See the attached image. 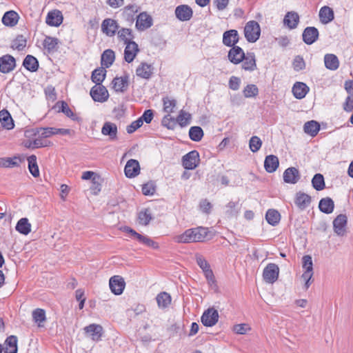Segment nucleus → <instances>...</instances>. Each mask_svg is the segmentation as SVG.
<instances>
[{
  "instance_id": "1",
  "label": "nucleus",
  "mask_w": 353,
  "mask_h": 353,
  "mask_svg": "<svg viewBox=\"0 0 353 353\" xmlns=\"http://www.w3.org/2000/svg\"><path fill=\"white\" fill-rule=\"evenodd\" d=\"M208 233V228L197 227L186 230L183 234L174 237V241L178 243H190L202 242Z\"/></svg>"
},
{
  "instance_id": "2",
  "label": "nucleus",
  "mask_w": 353,
  "mask_h": 353,
  "mask_svg": "<svg viewBox=\"0 0 353 353\" xmlns=\"http://www.w3.org/2000/svg\"><path fill=\"white\" fill-rule=\"evenodd\" d=\"M196 261L197 265L203 270L209 285L211 287L213 285L216 286V281L213 272L205 259L202 255L197 254H196Z\"/></svg>"
},
{
  "instance_id": "3",
  "label": "nucleus",
  "mask_w": 353,
  "mask_h": 353,
  "mask_svg": "<svg viewBox=\"0 0 353 353\" xmlns=\"http://www.w3.org/2000/svg\"><path fill=\"white\" fill-rule=\"evenodd\" d=\"M244 34L247 41L251 43L256 42L261 34L259 24L255 21H248L244 28Z\"/></svg>"
},
{
  "instance_id": "4",
  "label": "nucleus",
  "mask_w": 353,
  "mask_h": 353,
  "mask_svg": "<svg viewBox=\"0 0 353 353\" xmlns=\"http://www.w3.org/2000/svg\"><path fill=\"white\" fill-rule=\"evenodd\" d=\"M199 154L196 150H192L182 158V164L185 169L194 170L199 164Z\"/></svg>"
},
{
  "instance_id": "5",
  "label": "nucleus",
  "mask_w": 353,
  "mask_h": 353,
  "mask_svg": "<svg viewBox=\"0 0 353 353\" xmlns=\"http://www.w3.org/2000/svg\"><path fill=\"white\" fill-rule=\"evenodd\" d=\"M279 268L275 263H269L263 270V277L265 282L274 283L279 278Z\"/></svg>"
},
{
  "instance_id": "6",
  "label": "nucleus",
  "mask_w": 353,
  "mask_h": 353,
  "mask_svg": "<svg viewBox=\"0 0 353 353\" xmlns=\"http://www.w3.org/2000/svg\"><path fill=\"white\" fill-rule=\"evenodd\" d=\"M219 313L213 307L208 308L201 316V323L207 327L214 325L219 320Z\"/></svg>"
},
{
  "instance_id": "7",
  "label": "nucleus",
  "mask_w": 353,
  "mask_h": 353,
  "mask_svg": "<svg viewBox=\"0 0 353 353\" xmlns=\"http://www.w3.org/2000/svg\"><path fill=\"white\" fill-rule=\"evenodd\" d=\"M90 95L94 101L105 102L108 99L109 94L103 85H94L90 90Z\"/></svg>"
},
{
  "instance_id": "8",
  "label": "nucleus",
  "mask_w": 353,
  "mask_h": 353,
  "mask_svg": "<svg viewBox=\"0 0 353 353\" xmlns=\"http://www.w3.org/2000/svg\"><path fill=\"white\" fill-rule=\"evenodd\" d=\"M152 24L153 19L146 12H141L137 17L136 28L139 31H143L150 28Z\"/></svg>"
},
{
  "instance_id": "9",
  "label": "nucleus",
  "mask_w": 353,
  "mask_h": 353,
  "mask_svg": "<svg viewBox=\"0 0 353 353\" xmlns=\"http://www.w3.org/2000/svg\"><path fill=\"white\" fill-rule=\"evenodd\" d=\"M110 288L112 293L116 295L122 294L125 283L123 277L119 275L113 276L109 281Z\"/></svg>"
},
{
  "instance_id": "10",
  "label": "nucleus",
  "mask_w": 353,
  "mask_h": 353,
  "mask_svg": "<svg viewBox=\"0 0 353 353\" xmlns=\"http://www.w3.org/2000/svg\"><path fill=\"white\" fill-rule=\"evenodd\" d=\"M283 178L285 183L295 184L301 179L300 172L295 167L288 168L284 171Z\"/></svg>"
},
{
  "instance_id": "11",
  "label": "nucleus",
  "mask_w": 353,
  "mask_h": 353,
  "mask_svg": "<svg viewBox=\"0 0 353 353\" xmlns=\"http://www.w3.org/2000/svg\"><path fill=\"white\" fill-rule=\"evenodd\" d=\"M347 221V218L345 214H339L334 219V231L338 236H342L345 234Z\"/></svg>"
},
{
  "instance_id": "12",
  "label": "nucleus",
  "mask_w": 353,
  "mask_h": 353,
  "mask_svg": "<svg viewBox=\"0 0 353 353\" xmlns=\"http://www.w3.org/2000/svg\"><path fill=\"white\" fill-rule=\"evenodd\" d=\"M15 65V59L12 56L6 54L0 58V71L1 72L8 73L14 70Z\"/></svg>"
},
{
  "instance_id": "13",
  "label": "nucleus",
  "mask_w": 353,
  "mask_h": 353,
  "mask_svg": "<svg viewBox=\"0 0 353 353\" xmlns=\"http://www.w3.org/2000/svg\"><path fill=\"white\" fill-rule=\"evenodd\" d=\"M193 14L192 8L188 5H180L175 9L176 18L181 21H189Z\"/></svg>"
},
{
  "instance_id": "14",
  "label": "nucleus",
  "mask_w": 353,
  "mask_h": 353,
  "mask_svg": "<svg viewBox=\"0 0 353 353\" xmlns=\"http://www.w3.org/2000/svg\"><path fill=\"white\" fill-rule=\"evenodd\" d=\"M245 54L241 48L237 46H233L229 50L228 57L231 63L239 64L243 61Z\"/></svg>"
},
{
  "instance_id": "15",
  "label": "nucleus",
  "mask_w": 353,
  "mask_h": 353,
  "mask_svg": "<svg viewBox=\"0 0 353 353\" xmlns=\"http://www.w3.org/2000/svg\"><path fill=\"white\" fill-rule=\"evenodd\" d=\"M119 28L117 21L112 19H104L101 24V29L107 36L112 37Z\"/></svg>"
},
{
  "instance_id": "16",
  "label": "nucleus",
  "mask_w": 353,
  "mask_h": 353,
  "mask_svg": "<svg viewBox=\"0 0 353 353\" xmlns=\"http://www.w3.org/2000/svg\"><path fill=\"white\" fill-rule=\"evenodd\" d=\"M124 172L128 178H132L137 176L140 172L139 161L135 159H130L128 161L125 166Z\"/></svg>"
},
{
  "instance_id": "17",
  "label": "nucleus",
  "mask_w": 353,
  "mask_h": 353,
  "mask_svg": "<svg viewBox=\"0 0 353 353\" xmlns=\"http://www.w3.org/2000/svg\"><path fill=\"white\" fill-rule=\"evenodd\" d=\"M302 37L306 44L311 45L318 39L319 30L314 27H307L303 30Z\"/></svg>"
},
{
  "instance_id": "18",
  "label": "nucleus",
  "mask_w": 353,
  "mask_h": 353,
  "mask_svg": "<svg viewBox=\"0 0 353 353\" xmlns=\"http://www.w3.org/2000/svg\"><path fill=\"white\" fill-rule=\"evenodd\" d=\"M239 39V35L236 30L225 31L223 34V43L228 47L235 46Z\"/></svg>"
},
{
  "instance_id": "19",
  "label": "nucleus",
  "mask_w": 353,
  "mask_h": 353,
  "mask_svg": "<svg viewBox=\"0 0 353 353\" xmlns=\"http://www.w3.org/2000/svg\"><path fill=\"white\" fill-rule=\"evenodd\" d=\"M101 133L105 136H108L110 140L115 141L117 140V126L115 123L107 121L104 123L102 128Z\"/></svg>"
},
{
  "instance_id": "20",
  "label": "nucleus",
  "mask_w": 353,
  "mask_h": 353,
  "mask_svg": "<svg viewBox=\"0 0 353 353\" xmlns=\"http://www.w3.org/2000/svg\"><path fill=\"white\" fill-rule=\"evenodd\" d=\"M85 333L91 337L93 341L100 340L103 334V327L100 325L90 324L85 328Z\"/></svg>"
},
{
  "instance_id": "21",
  "label": "nucleus",
  "mask_w": 353,
  "mask_h": 353,
  "mask_svg": "<svg viewBox=\"0 0 353 353\" xmlns=\"http://www.w3.org/2000/svg\"><path fill=\"white\" fill-rule=\"evenodd\" d=\"M129 77L124 76L121 77H115L112 82V88L117 92H124L128 87Z\"/></svg>"
},
{
  "instance_id": "22",
  "label": "nucleus",
  "mask_w": 353,
  "mask_h": 353,
  "mask_svg": "<svg viewBox=\"0 0 353 353\" xmlns=\"http://www.w3.org/2000/svg\"><path fill=\"white\" fill-rule=\"evenodd\" d=\"M63 21V15L59 10H54L49 12L46 22L48 25L51 26H59Z\"/></svg>"
},
{
  "instance_id": "23",
  "label": "nucleus",
  "mask_w": 353,
  "mask_h": 353,
  "mask_svg": "<svg viewBox=\"0 0 353 353\" xmlns=\"http://www.w3.org/2000/svg\"><path fill=\"white\" fill-rule=\"evenodd\" d=\"M138 45L135 42H131L126 44L124 50V59L128 63H131L135 58L139 52Z\"/></svg>"
},
{
  "instance_id": "24",
  "label": "nucleus",
  "mask_w": 353,
  "mask_h": 353,
  "mask_svg": "<svg viewBox=\"0 0 353 353\" xmlns=\"http://www.w3.org/2000/svg\"><path fill=\"white\" fill-rule=\"evenodd\" d=\"M241 62L242 68L245 70L254 71L256 69L255 56L253 52H247Z\"/></svg>"
},
{
  "instance_id": "25",
  "label": "nucleus",
  "mask_w": 353,
  "mask_h": 353,
  "mask_svg": "<svg viewBox=\"0 0 353 353\" xmlns=\"http://www.w3.org/2000/svg\"><path fill=\"white\" fill-rule=\"evenodd\" d=\"M309 92V87L303 82H296L292 87V93L295 98L301 99Z\"/></svg>"
},
{
  "instance_id": "26",
  "label": "nucleus",
  "mask_w": 353,
  "mask_h": 353,
  "mask_svg": "<svg viewBox=\"0 0 353 353\" xmlns=\"http://www.w3.org/2000/svg\"><path fill=\"white\" fill-rule=\"evenodd\" d=\"M279 165V161L276 156L270 154L265 157L264 161V168L269 173H272L276 170Z\"/></svg>"
},
{
  "instance_id": "27",
  "label": "nucleus",
  "mask_w": 353,
  "mask_h": 353,
  "mask_svg": "<svg viewBox=\"0 0 353 353\" xmlns=\"http://www.w3.org/2000/svg\"><path fill=\"white\" fill-rule=\"evenodd\" d=\"M311 200L310 196L299 192L296 194L294 203L299 209L304 210L310 204Z\"/></svg>"
},
{
  "instance_id": "28",
  "label": "nucleus",
  "mask_w": 353,
  "mask_h": 353,
  "mask_svg": "<svg viewBox=\"0 0 353 353\" xmlns=\"http://www.w3.org/2000/svg\"><path fill=\"white\" fill-rule=\"evenodd\" d=\"M153 68L147 63H141L136 70V74L142 78L148 79L151 77L153 72Z\"/></svg>"
},
{
  "instance_id": "29",
  "label": "nucleus",
  "mask_w": 353,
  "mask_h": 353,
  "mask_svg": "<svg viewBox=\"0 0 353 353\" xmlns=\"http://www.w3.org/2000/svg\"><path fill=\"white\" fill-rule=\"evenodd\" d=\"M4 353H17V338L16 336L11 335L5 341L4 347H3Z\"/></svg>"
},
{
  "instance_id": "30",
  "label": "nucleus",
  "mask_w": 353,
  "mask_h": 353,
  "mask_svg": "<svg viewBox=\"0 0 353 353\" xmlns=\"http://www.w3.org/2000/svg\"><path fill=\"white\" fill-rule=\"evenodd\" d=\"M299 21V16L295 12H289L284 17L283 23L290 29L296 28Z\"/></svg>"
},
{
  "instance_id": "31",
  "label": "nucleus",
  "mask_w": 353,
  "mask_h": 353,
  "mask_svg": "<svg viewBox=\"0 0 353 353\" xmlns=\"http://www.w3.org/2000/svg\"><path fill=\"white\" fill-rule=\"evenodd\" d=\"M324 63L326 68L330 70H336L339 67L338 57L333 54H327L324 57Z\"/></svg>"
},
{
  "instance_id": "32",
  "label": "nucleus",
  "mask_w": 353,
  "mask_h": 353,
  "mask_svg": "<svg viewBox=\"0 0 353 353\" xmlns=\"http://www.w3.org/2000/svg\"><path fill=\"white\" fill-rule=\"evenodd\" d=\"M319 18L321 23L326 24L334 19L333 10L328 6H323L319 11Z\"/></svg>"
},
{
  "instance_id": "33",
  "label": "nucleus",
  "mask_w": 353,
  "mask_h": 353,
  "mask_svg": "<svg viewBox=\"0 0 353 353\" xmlns=\"http://www.w3.org/2000/svg\"><path fill=\"white\" fill-rule=\"evenodd\" d=\"M319 208L322 212L330 214L334 210V203L331 198H323L320 200Z\"/></svg>"
},
{
  "instance_id": "34",
  "label": "nucleus",
  "mask_w": 353,
  "mask_h": 353,
  "mask_svg": "<svg viewBox=\"0 0 353 353\" xmlns=\"http://www.w3.org/2000/svg\"><path fill=\"white\" fill-rule=\"evenodd\" d=\"M18 19V14L16 12L11 10L6 12L4 14L2 18V22L4 25L12 27L17 23Z\"/></svg>"
},
{
  "instance_id": "35",
  "label": "nucleus",
  "mask_w": 353,
  "mask_h": 353,
  "mask_svg": "<svg viewBox=\"0 0 353 353\" xmlns=\"http://www.w3.org/2000/svg\"><path fill=\"white\" fill-rule=\"evenodd\" d=\"M0 121L3 128L11 130L14 127L10 114L6 110L0 111Z\"/></svg>"
},
{
  "instance_id": "36",
  "label": "nucleus",
  "mask_w": 353,
  "mask_h": 353,
  "mask_svg": "<svg viewBox=\"0 0 353 353\" xmlns=\"http://www.w3.org/2000/svg\"><path fill=\"white\" fill-rule=\"evenodd\" d=\"M23 65L30 72H36L39 68V62L32 55H27L23 60Z\"/></svg>"
},
{
  "instance_id": "37",
  "label": "nucleus",
  "mask_w": 353,
  "mask_h": 353,
  "mask_svg": "<svg viewBox=\"0 0 353 353\" xmlns=\"http://www.w3.org/2000/svg\"><path fill=\"white\" fill-rule=\"evenodd\" d=\"M304 132L312 137H315L320 130V125L315 121L306 122L303 126Z\"/></svg>"
},
{
  "instance_id": "38",
  "label": "nucleus",
  "mask_w": 353,
  "mask_h": 353,
  "mask_svg": "<svg viewBox=\"0 0 353 353\" xmlns=\"http://www.w3.org/2000/svg\"><path fill=\"white\" fill-rule=\"evenodd\" d=\"M15 228L19 233L27 235L31 231V224L27 218H21L17 222Z\"/></svg>"
},
{
  "instance_id": "39",
  "label": "nucleus",
  "mask_w": 353,
  "mask_h": 353,
  "mask_svg": "<svg viewBox=\"0 0 353 353\" xmlns=\"http://www.w3.org/2000/svg\"><path fill=\"white\" fill-rule=\"evenodd\" d=\"M114 52L112 50H105L101 55V65L105 68L111 66L114 61Z\"/></svg>"
},
{
  "instance_id": "40",
  "label": "nucleus",
  "mask_w": 353,
  "mask_h": 353,
  "mask_svg": "<svg viewBox=\"0 0 353 353\" xmlns=\"http://www.w3.org/2000/svg\"><path fill=\"white\" fill-rule=\"evenodd\" d=\"M140 8L137 4H130L124 7L123 10V15L128 20L132 21L134 19V16L139 10Z\"/></svg>"
},
{
  "instance_id": "41",
  "label": "nucleus",
  "mask_w": 353,
  "mask_h": 353,
  "mask_svg": "<svg viewBox=\"0 0 353 353\" xmlns=\"http://www.w3.org/2000/svg\"><path fill=\"white\" fill-rule=\"evenodd\" d=\"M106 70L103 68H99L95 69L91 76L92 81L95 83L96 85H101V83L103 81L105 77Z\"/></svg>"
},
{
  "instance_id": "42",
  "label": "nucleus",
  "mask_w": 353,
  "mask_h": 353,
  "mask_svg": "<svg viewBox=\"0 0 353 353\" xmlns=\"http://www.w3.org/2000/svg\"><path fill=\"white\" fill-rule=\"evenodd\" d=\"M32 319L38 324L39 327H43V323L46 321V312L41 308H37L32 311Z\"/></svg>"
},
{
  "instance_id": "43",
  "label": "nucleus",
  "mask_w": 353,
  "mask_h": 353,
  "mask_svg": "<svg viewBox=\"0 0 353 353\" xmlns=\"http://www.w3.org/2000/svg\"><path fill=\"white\" fill-rule=\"evenodd\" d=\"M119 39L123 41L125 44L133 42L132 40L134 38L132 32L129 28H121L117 32Z\"/></svg>"
},
{
  "instance_id": "44",
  "label": "nucleus",
  "mask_w": 353,
  "mask_h": 353,
  "mask_svg": "<svg viewBox=\"0 0 353 353\" xmlns=\"http://www.w3.org/2000/svg\"><path fill=\"white\" fill-rule=\"evenodd\" d=\"M265 219L269 224L276 225L280 221L281 215L277 210L270 209L267 211Z\"/></svg>"
},
{
  "instance_id": "45",
  "label": "nucleus",
  "mask_w": 353,
  "mask_h": 353,
  "mask_svg": "<svg viewBox=\"0 0 353 353\" xmlns=\"http://www.w3.org/2000/svg\"><path fill=\"white\" fill-rule=\"evenodd\" d=\"M159 307H167L171 303V296L167 292H161L156 298Z\"/></svg>"
},
{
  "instance_id": "46",
  "label": "nucleus",
  "mask_w": 353,
  "mask_h": 353,
  "mask_svg": "<svg viewBox=\"0 0 353 353\" xmlns=\"http://www.w3.org/2000/svg\"><path fill=\"white\" fill-rule=\"evenodd\" d=\"M28 169L33 176H39V170L37 163V157L35 155H31L28 158Z\"/></svg>"
},
{
  "instance_id": "47",
  "label": "nucleus",
  "mask_w": 353,
  "mask_h": 353,
  "mask_svg": "<svg viewBox=\"0 0 353 353\" xmlns=\"http://www.w3.org/2000/svg\"><path fill=\"white\" fill-rule=\"evenodd\" d=\"M189 137L194 141H199L203 137V131L199 126L191 127L189 130Z\"/></svg>"
},
{
  "instance_id": "48",
  "label": "nucleus",
  "mask_w": 353,
  "mask_h": 353,
  "mask_svg": "<svg viewBox=\"0 0 353 353\" xmlns=\"http://www.w3.org/2000/svg\"><path fill=\"white\" fill-rule=\"evenodd\" d=\"M226 210L225 214L228 217H235L238 215L239 212V203L238 202L230 201L225 206Z\"/></svg>"
},
{
  "instance_id": "49",
  "label": "nucleus",
  "mask_w": 353,
  "mask_h": 353,
  "mask_svg": "<svg viewBox=\"0 0 353 353\" xmlns=\"http://www.w3.org/2000/svg\"><path fill=\"white\" fill-rule=\"evenodd\" d=\"M191 118L190 113L182 110L179 112L176 121L181 127H185L190 123Z\"/></svg>"
},
{
  "instance_id": "50",
  "label": "nucleus",
  "mask_w": 353,
  "mask_h": 353,
  "mask_svg": "<svg viewBox=\"0 0 353 353\" xmlns=\"http://www.w3.org/2000/svg\"><path fill=\"white\" fill-rule=\"evenodd\" d=\"M55 107L57 108H58L59 112H62L67 117L74 120L75 115L73 113V112L72 111V110L69 108V106L66 102H65V101L58 102V103H57Z\"/></svg>"
},
{
  "instance_id": "51",
  "label": "nucleus",
  "mask_w": 353,
  "mask_h": 353,
  "mask_svg": "<svg viewBox=\"0 0 353 353\" xmlns=\"http://www.w3.org/2000/svg\"><path fill=\"white\" fill-rule=\"evenodd\" d=\"M312 184L313 188L318 191L323 190L325 188L323 176L321 174H316L312 180Z\"/></svg>"
},
{
  "instance_id": "52",
  "label": "nucleus",
  "mask_w": 353,
  "mask_h": 353,
  "mask_svg": "<svg viewBox=\"0 0 353 353\" xmlns=\"http://www.w3.org/2000/svg\"><path fill=\"white\" fill-rule=\"evenodd\" d=\"M163 110L170 114V113L172 112L174 108L176 105V101L175 99H171L168 97H165L163 98Z\"/></svg>"
},
{
  "instance_id": "53",
  "label": "nucleus",
  "mask_w": 353,
  "mask_h": 353,
  "mask_svg": "<svg viewBox=\"0 0 353 353\" xmlns=\"http://www.w3.org/2000/svg\"><path fill=\"white\" fill-rule=\"evenodd\" d=\"M26 39L23 35H18L15 39L12 41L11 47L19 51L22 50L26 46Z\"/></svg>"
},
{
  "instance_id": "54",
  "label": "nucleus",
  "mask_w": 353,
  "mask_h": 353,
  "mask_svg": "<svg viewBox=\"0 0 353 353\" xmlns=\"http://www.w3.org/2000/svg\"><path fill=\"white\" fill-rule=\"evenodd\" d=\"M58 44V39L51 37H46L43 41V46L48 51H54Z\"/></svg>"
},
{
  "instance_id": "55",
  "label": "nucleus",
  "mask_w": 353,
  "mask_h": 353,
  "mask_svg": "<svg viewBox=\"0 0 353 353\" xmlns=\"http://www.w3.org/2000/svg\"><path fill=\"white\" fill-rule=\"evenodd\" d=\"M262 145L261 139L257 136H253L250 138L249 141V147L252 152L259 151Z\"/></svg>"
},
{
  "instance_id": "56",
  "label": "nucleus",
  "mask_w": 353,
  "mask_h": 353,
  "mask_svg": "<svg viewBox=\"0 0 353 353\" xmlns=\"http://www.w3.org/2000/svg\"><path fill=\"white\" fill-rule=\"evenodd\" d=\"M258 93V88L254 84L248 85L243 90V94L247 98L255 97Z\"/></svg>"
},
{
  "instance_id": "57",
  "label": "nucleus",
  "mask_w": 353,
  "mask_h": 353,
  "mask_svg": "<svg viewBox=\"0 0 353 353\" xmlns=\"http://www.w3.org/2000/svg\"><path fill=\"white\" fill-rule=\"evenodd\" d=\"M138 218L139 223L146 225L151 221L152 216L148 210H145L139 212Z\"/></svg>"
},
{
  "instance_id": "58",
  "label": "nucleus",
  "mask_w": 353,
  "mask_h": 353,
  "mask_svg": "<svg viewBox=\"0 0 353 353\" xmlns=\"http://www.w3.org/2000/svg\"><path fill=\"white\" fill-rule=\"evenodd\" d=\"M250 330V326L247 323L236 324L232 328L233 332L237 334H245Z\"/></svg>"
},
{
  "instance_id": "59",
  "label": "nucleus",
  "mask_w": 353,
  "mask_h": 353,
  "mask_svg": "<svg viewBox=\"0 0 353 353\" xmlns=\"http://www.w3.org/2000/svg\"><path fill=\"white\" fill-rule=\"evenodd\" d=\"M14 159H17V157H3L2 158V166L1 168H14L19 166V163Z\"/></svg>"
},
{
  "instance_id": "60",
  "label": "nucleus",
  "mask_w": 353,
  "mask_h": 353,
  "mask_svg": "<svg viewBox=\"0 0 353 353\" xmlns=\"http://www.w3.org/2000/svg\"><path fill=\"white\" fill-rule=\"evenodd\" d=\"M292 65L294 70L297 72L303 70L305 67V63L301 56H296L294 58Z\"/></svg>"
},
{
  "instance_id": "61",
  "label": "nucleus",
  "mask_w": 353,
  "mask_h": 353,
  "mask_svg": "<svg viewBox=\"0 0 353 353\" xmlns=\"http://www.w3.org/2000/svg\"><path fill=\"white\" fill-rule=\"evenodd\" d=\"M99 181L100 176L99 175H94V176L92 178L90 190L95 195L101 191V183H99Z\"/></svg>"
},
{
  "instance_id": "62",
  "label": "nucleus",
  "mask_w": 353,
  "mask_h": 353,
  "mask_svg": "<svg viewBox=\"0 0 353 353\" xmlns=\"http://www.w3.org/2000/svg\"><path fill=\"white\" fill-rule=\"evenodd\" d=\"M137 241L141 243H143L148 247H151L153 248H158L157 243L146 236H143L140 234L139 238L137 239Z\"/></svg>"
},
{
  "instance_id": "63",
  "label": "nucleus",
  "mask_w": 353,
  "mask_h": 353,
  "mask_svg": "<svg viewBox=\"0 0 353 353\" xmlns=\"http://www.w3.org/2000/svg\"><path fill=\"white\" fill-rule=\"evenodd\" d=\"M142 192L144 195H153L155 192V185L152 182H148L142 187Z\"/></svg>"
},
{
  "instance_id": "64",
  "label": "nucleus",
  "mask_w": 353,
  "mask_h": 353,
  "mask_svg": "<svg viewBox=\"0 0 353 353\" xmlns=\"http://www.w3.org/2000/svg\"><path fill=\"white\" fill-rule=\"evenodd\" d=\"M42 137H50L52 135L57 134V128H41L38 132Z\"/></svg>"
}]
</instances>
